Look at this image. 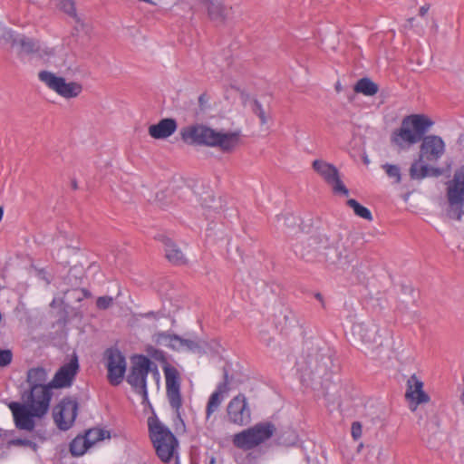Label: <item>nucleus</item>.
I'll return each mask as SVG.
<instances>
[{
    "instance_id": "nucleus-29",
    "label": "nucleus",
    "mask_w": 464,
    "mask_h": 464,
    "mask_svg": "<svg viewBox=\"0 0 464 464\" xmlns=\"http://www.w3.org/2000/svg\"><path fill=\"white\" fill-rule=\"evenodd\" d=\"M298 440L297 434L295 431L292 429H287L284 430L278 437H277V443L282 446L289 447L296 444Z\"/></svg>"
},
{
    "instance_id": "nucleus-39",
    "label": "nucleus",
    "mask_w": 464,
    "mask_h": 464,
    "mask_svg": "<svg viewBox=\"0 0 464 464\" xmlns=\"http://www.w3.org/2000/svg\"><path fill=\"white\" fill-rule=\"evenodd\" d=\"M283 219L285 225L287 227H294L295 225H298L297 221L299 220V218L292 214L283 216Z\"/></svg>"
},
{
    "instance_id": "nucleus-26",
    "label": "nucleus",
    "mask_w": 464,
    "mask_h": 464,
    "mask_svg": "<svg viewBox=\"0 0 464 464\" xmlns=\"http://www.w3.org/2000/svg\"><path fill=\"white\" fill-rule=\"evenodd\" d=\"M347 205L353 208L354 214L365 220L372 221V215L370 209L361 205L357 200L350 198L347 200Z\"/></svg>"
},
{
    "instance_id": "nucleus-34",
    "label": "nucleus",
    "mask_w": 464,
    "mask_h": 464,
    "mask_svg": "<svg viewBox=\"0 0 464 464\" xmlns=\"http://www.w3.org/2000/svg\"><path fill=\"white\" fill-rule=\"evenodd\" d=\"M13 353L9 349H0V367H5L12 362Z\"/></svg>"
},
{
    "instance_id": "nucleus-16",
    "label": "nucleus",
    "mask_w": 464,
    "mask_h": 464,
    "mask_svg": "<svg viewBox=\"0 0 464 464\" xmlns=\"http://www.w3.org/2000/svg\"><path fill=\"white\" fill-rule=\"evenodd\" d=\"M79 371L78 357L76 354L70 359V361L64 363L55 372L52 385L53 388H64L72 385L75 376Z\"/></svg>"
},
{
    "instance_id": "nucleus-42",
    "label": "nucleus",
    "mask_w": 464,
    "mask_h": 464,
    "mask_svg": "<svg viewBox=\"0 0 464 464\" xmlns=\"http://www.w3.org/2000/svg\"><path fill=\"white\" fill-rule=\"evenodd\" d=\"M144 317L146 318H158V313H155L153 311L148 312L144 314Z\"/></svg>"
},
{
    "instance_id": "nucleus-10",
    "label": "nucleus",
    "mask_w": 464,
    "mask_h": 464,
    "mask_svg": "<svg viewBox=\"0 0 464 464\" xmlns=\"http://www.w3.org/2000/svg\"><path fill=\"white\" fill-rule=\"evenodd\" d=\"M38 79L50 90L65 99L76 98L82 92V85L76 82H66L65 79L49 71H41Z\"/></svg>"
},
{
    "instance_id": "nucleus-13",
    "label": "nucleus",
    "mask_w": 464,
    "mask_h": 464,
    "mask_svg": "<svg viewBox=\"0 0 464 464\" xmlns=\"http://www.w3.org/2000/svg\"><path fill=\"white\" fill-rule=\"evenodd\" d=\"M107 359L108 380L113 386L121 384L126 372V359L117 348H108L105 351Z\"/></svg>"
},
{
    "instance_id": "nucleus-8",
    "label": "nucleus",
    "mask_w": 464,
    "mask_h": 464,
    "mask_svg": "<svg viewBox=\"0 0 464 464\" xmlns=\"http://www.w3.org/2000/svg\"><path fill=\"white\" fill-rule=\"evenodd\" d=\"M276 432L273 423L260 422L254 427L245 430L234 435L233 443L242 450H251L259 444L266 441Z\"/></svg>"
},
{
    "instance_id": "nucleus-23",
    "label": "nucleus",
    "mask_w": 464,
    "mask_h": 464,
    "mask_svg": "<svg viewBox=\"0 0 464 464\" xmlns=\"http://www.w3.org/2000/svg\"><path fill=\"white\" fill-rule=\"evenodd\" d=\"M89 449V440L82 433L78 434L69 444V452L72 457L83 456Z\"/></svg>"
},
{
    "instance_id": "nucleus-6",
    "label": "nucleus",
    "mask_w": 464,
    "mask_h": 464,
    "mask_svg": "<svg viewBox=\"0 0 464 464\" xmlns=\"http://www.w3.org/2000/svg\"><path fill=\"white\" fill-rule=\"evenodd\" d=\"M48 373L45 368L36 366L30 368L26 372L25 382L28 388L24 390L21 398L36 400L50 404L53 389L52 381L47 382Z\"/></svg>"
},
{
    "instance_id": "nucleus-14",
    "label": "nucleus",
    "mask_w": 464,
    "mask_h": 464,
    "mask_svg": "<svg viewBox=\"0 0 464 464\" xmlns=\"http://www.w3.org/2000/svg\"><path fill=\"white\" fill-rule=\"evenodd\" d=\"M77 412V401L72 398H63L53 409V419L57 427L62 430H68L74 423Z\"/></svg>"
},
{
    "instance_id": "nucleus-44",
    "label": "nucleus",
    "mask_w": 464,
    "mask_h": 464,
    "mask_svg": "<svg viewBox=\"0 0 464 464\" xmlns=\"http://www.w3.org/2000/svg\"><path fill=\"white\" fill-rule=\"evenodd\" d=\"M72 189L76 190L78 188V184L76 180H72Z\"/></svg>"
},
{
    "instance_id": "nucleus-3",
    "label": "nucleus",
    "mask_w": 464,
    "mask_h": 464,
    "mask_svg": "<svg viewBox=\"0 0 464 464\" xmlns=\"http://www.w3.org/2000/svg\"><path fill=\"white\" fill-rule=\"evenodd\" d=\"M433 125V121L423 114H411L402 119L401 127L392 131L391 141L401 149L420 141Z\"/></svg>"
},
{
    "instance_id": "nucleus-25",
    "label": "nucleus",
    "mask_w": 464,
    "mask_h": 464,
    "mask_svg": "<svg viewBox=\"0 0 464 464\" xmlns=\"http://www.w3.org/2000/svg\"><path fill=\"white\" fill-rule=\"evenodd\" d=\"M82 434L85 436V439L89 440L90 448H92L97 442L111 438L110 431L101 428L88 429Z\"/></svg>"
},
{
    "instance_id": "nucleus-19",
    "label": "nucleus",
    "mask_w": 464,
    "mask_h": 464,
    "mask_svg": "<svg viewBox=\"0 0 464 464\" xmlns=\"http://www.w3.org/2000/svg\"><path fill=\"white\" fill-rule=\"evenodd\" d=\"M178 124L172 118L160 120L157 124L149 127V134L157 140L166 139L171 136L177 130Z\"/></svg>"
},
{
    "instance_id": "nucleus-2",
    "label": "nucleus",
    "mask_w": 464,
    "mask_h": 464,
    "mask_svg": "<svg viewBox=\"0 0 464 464\" xmlns=\"http://www.w3.org/2000/svg\"><path fill=\"white\" fill-rule=\"evenodd\" d=\"M419 159L410 168L411 179L420 180L428 177H440L443 170L440 168L430 167L427 163H436L444 155L446 145L441 137L424 135L420 140Z\"/></svg>"
},
{
    "instance_id": "nucleus-32",
    "label": "nucleus",
    "mask_w": 464,
    "mask_h": 464,
    "mask_svg": "<svg viewBox=\"0 0 464 464\" xmlns=\"http://www.w3.org/2000/svg\"><path fill=\"white\" fill-rule=\"evenodd\" d=\"M444 435L439 430L433 431L426 440L428 446L432 450H438L442 444Z\"/></svg>"
},
{
    "instance_id": "nucleus-36",
    "label": "nucleus",
    "mask_w": 464,
    "mask_h": 464,
    "mask_svg": "<svg viewBox=\"0 0 464 464\" xmlns=\"http://www.w3.org/2000/svg\"><path fill=\"white\" fill-rule=\"evenodd\" d=\"M172 338L176 342H179V343L181 345V348L182 347H187L188 349H189L191 351H194L197 348H198V344L196 342L192 341V340L184 339V338H182L180 336H174Z\"/></svg>"
},
{
    "instance_id": "nucleus-22",
    "label": "nucleus",
    "mask_w": 464,
    "mask_h": 464,
    "mask_svg": "<svg viewBox=\"0 0 464 464\" xmlns=\"http://www.w3.org/2000/svg\"><path fill=\"white\" fill-rule=\"evenodd\" d=\"M164 250L167 259L175 265H183L186 258L182 251L169 238L164 240Z\"/></svg>"
},
{
    "instance_id": "nucleus-31",
    "label": "nucleus",
    "mask_w": 464,
    "mask_h": 464,
    "mask_svg": "<svg viewBox=\"0 0 464 464\" xmlns=\"http://www.w3.org/2000/svg\"><path fill=\"white\" fill-rule=\"evenodd\" d=\"M57 6L68 15L76 18V9L72 0H53Z\"/></svg>"
},
{
    "instance_id": "nucleus-5",
    "label": "nucleus",
    "mask_w": 464,
    "mask_h": 464,
    "mask_svg": "<svg viewBox=\"0 0 464 464\" xmlns=\"http://www.w3.org/2000/svg\"><path fill=\"white\" fill-rule=\"evenodd\" d=\"M21 399L24 401L23 404L15 401L11 402L9 409L12 411L16 428L32 431L34 428V417L44 416L47 412L50 404L36 400Z\"/></svg>"
},
{
    "instance_id": "nucleus-30",
    "label": "nucleus",
    "mask_w": 464,
    "mask_h": 464,
    "mask_svg": "<svg viewBox=\"0 0 464 464\" xmlns=\"http://www.w3.org/2000/svg\"><path fill=\"white\" fill-rule=\"evenodd\" d=\"M390 179H393L394 182L399 184L401 182V168L398 165L385 163L382 166Z\"/></svg>"
},
{
    "instance_id": "nucleus-38",
    "label": "nucleus",
    "mask_w": 464,
    "mask_h": 464,
    "mask_svg": "<svg viewBox=\"0 0 464 464\" xmlns=\"http://www.w3.org/2000/svg\"><path fill=\"white\" fill-rule=\"evenodd\" d=\"M362 426L359 421H354L352 424L351 434L354 440H359L362 437Z\"/></svg>"
},
{
    "instance_id": "nucleus-24",
    "label": "nucleus",
    "mask_w": 464,
    "mask_h": 464,
    "mask_svg": "<svg viewBox=\"0 0 464 464\" xmlns=\"http://www.w3.org/2000/svg\"><path fill=\"white\" fill-rule=\"evenodd\" d=\"M353 90L357 93H362L365 96H373L379 92V86L370 78L363 77L357 81Z\"/></svg>"
},
{
    "instance_id": "nucleus-9",
    "label": "nucleus",
    "mask_w": 464,
    "mask_h": 464,
    "mask_svg": "<svg viewBox=\"0 0 464 464\" xmlns=\"http://www.w3.org/2000/svg\"><path fill=\"white\" fill-rule=\"evenodd\" d=\"M151 361L145 355H139L132 363L127 376L128 383L135 392L142 397L143 402L148 401L147 376L151 371Z\"/></svg>"
},
{
    "instance_id": "nucleus-37",
    "label": "nucleus",
    "mask_w": 464,
    "mask_h": 464,
    "mask_svg": "<svg viewBox=\"0 0 464 464\" xmlns=\"http://www.w3.org/2000/svg\"><path fill=\"white\" fill-rule=\"evenodd\" d=\"M10 443L13 444V445H15V446L28 447V448H31L34 451H36L37 449H38V446H37V444L34 441H32L30 440H26V439L13 440H11Z\"/></svg>"
},
{
    "instance_id": "nucleus-17",
    "label": "nucleus",
    "mask_w": 464,
    "mask_h": 464,
    "mask_svg": "<svg viewBox=\"0 0 464 464\" xmlns=\"http://www.w3.org/2000/svg\"><path fill=\"white\" fill-rule=\"evenodd\" d=\"M229 379L228 372L226 368L223 370V381L217 386L216 391L209 396L206 407V418L208 420L210 416L217 411L222 401H224V394L229 391Z\"/></svg>"
},
{
    "instance_id": "nucleus-41",
    "label": "nucleus",
    "mask_w": 464,
    "mask_h": 464,
    "mask_svg": "<svg viewBox=\"0 0 464 464\" xmlns=\"http://www.w3.org/2000/svg\"><path fill=\"white\" fill-rule=\"evenodd\" d=\"M207 102H208V99H207V96H206V94H205V93H203V94L199 95V97H198V103H199V106H200L201 108H203V107L205 106V104L207 103Z\"/></svg>"
},
{
    "instance_id": "nucleus-18",
    "label": "nucleus",
    "mask_w": 464,
    "mask_h": 464,
    "mask_svg": "<svg viewBox=\"0 0 464 464\" xmlns=\"http://www.w3.org/2000/svg\"><path fill=\"white\" fill-rule=\"evenodd\" d=\"M406 398L416 404L428 402L429 395L423 391V382L415 375L411 376L407 382Z\"/></svg>"
},
{
    "instance_id": "nucleus-1",
    "label": "nucleus",
    "mask_w": 464,
    "mask_h": 464,
    "mask_svg": "<svg viewBox=\"0 0 464 464\" xmlns=\"http://www.w3.org/2000/svg\"><path fill=\"white\" fill-rule=\"evenodd\" d=\"M180 137L185 143L219 148L224 153L232 152L240 141L239 131L225 132L200 123L182 128Z\"/></svg>"
},
{
    "instance_id": "nucleus-40",
    "label": "nucleus",
    "mask_w": 464,
    "mask_h": 464,
    "mask_svg": "<svg viewBox=\"0 0 464 464\" xmlns=\"http://www.w3.org/2000/svg\"><path fill=\"white\" fill-rule=\"evenodd\" d=\"M430 9V5H424L422 6H420V10H419V14L420 16L423 17L426 15V14L428 13Z\"/></svg>"
},
{
    "instance_id": "nucleus-15",
    "label": "nucleus",
    "mask_w": 464,
    "mask_h": 464,
    "mask_svg": "<svg viewBox=\"0 0 464 464\" xmlns=\"http://www.w3.org/2000/svg\"><path fill=\"white\" fill-rule=\"evenodd\" d=\"M227 416L237 425H246L251 420V411L243 393L235 396L227 404Z\"/></svg>"
},
{
    "instance_id": "nucleus-47",
    "label": "nucleus",
    "mask_w": 464,
    "mask_h": 464,
    "mask_svg": "<svg viewBox=\"0 0 464 464\" xmlns=\"http://www.w3.org/2000/svg\"><path fill=\"white\" fill-rule=\"evenodd\" d=\"M460 401L464 404V391L462 392V393L460 395Z\"/></svg>"
},
{
    "instance_id": "nucleus-21",
    "label": "nucleus",
    "mask_w": 464,
    "mask_h": 464,
    "mask_svg": "<svg viewBox=\"0 0 464 464\" xmlns=\"http://www.w3.org/2000/svg\"><path fill=\"white\" fill-rule=\"evenodd\" d=\"M12 44L18 47L19 55H43L40 43L32 38L21 36L14 39Z\"/></svg>"
},
{
    "instance_id": "nucleus-35",
    "label": "nucleus",
    "mask_w": 464,
    "mask_h": 464,
    "mask_svg": "<svg viewBox=\"0 0 464 464\" xmlns=\"http://www.w3.org/2000/svg\"><path fill=\"white\" fill-rule=\"evenodd\" d=\"M113 304V298L109 295L100 296L96 300V306L101 310L108 309Z\"/></svg>"
},
{
    "instance_id": "nucleus-12",
    "label": "nucleus",
    "mask_w": 464,
    "mask_h": 464,
    "mask_svg": "<svg viewBox=\"0 0 464 464\" xmlns=\"http://www.w3.org/2000/svg\"><path fill=\"white\" fill-rule=\"evenodd\" d=\"M313 169L332 187L334 194L349 195V190L340 179L338 169L323 160H314L312 163Z\"/></svg>"
},
{
    "instance_id": "nucleus-48",
    "label": "nucleus",
    "mask_w": 464,
    "mask_h": 464,
    "mask_svg": "<svg viewBox=\"0 0 464 464\" xmlns=\"http://www.w3.org/2000/svg\"><path fill=\"white\" fill-rule=\"evenodd\" d=\"M215 462H216L215 458H211V459H210V464H215Z\"/></svg>"
},
{
    "instance_id": "nucleus-43",
    "label": "nucleus",
    "mask_w": 464,
    "mask_h": 464,
    "mask_svg": "<svg viewBox=\"0 0 464 464\" xmlns=\"http://www.w3.org/2000/svg\"><path fill=\"white\" fill-rule=\"evenodd\" d=\"M415 18L414 17H411L407 20L408 24H409V27L410 28H412L413 27V22H414Z\"/></svg>"
},
{
    "instance_id": "nucleus-27",
    "label": "nucleus",
    "mask_w": 464,
    "mask_h": 464,
    "mask_svg": "<svg viewBox=\"0 0 464 464\" xmlns=\"http://www.w3.org/2000/svg\"><path fill=\"white\" fill-rule=\"evenodd\" d=\"M179 336L178 334H171L166 332H161L157 334V342L160 344H162L166 347H169L173 350H179L181 349V345L179 343V342H176L173 340L172 337Z\"/></svg>"
},
{
    "instance_id": "nucleus-46",
    "label": "nucleus",
    "mask_w": 464,
    "mask_h": 464,
    "mask_svg": "<svg viewBox=\"0 0 464 464\" xmlns=\"http://www.w3.org/2000/svg\"><path fill=\"white\" fill-rule=\"evenodd\" d=\"M315 297H316L318 300L323 301V296H322V295H321L320 293H317V294L315 295Z\"/></svg>"
},
{
    "instance_id": "nucleus-20",
    "label": "nucleus",
    "mask_w": 464,
    "mask_h": 464,
    "mask_svg": "<svg viewBox=\"0 0 464 464\" xmlns=\"http://www.w3.org/2000/svg\"><path fill=\"white\" fill-rule=\"evenodd\" d=\"M325 256L328 262L339 266H347L352 261V253L343 244L327 248Z\"/></svg>"
},
{
    "instance_id": "nucleus-28",
    "label": "nucleus",
    "mask_w": 464,
    "mask_h": 464,
    "mask_svg": "<svg viewBox=\"0 0 464 464\" xmlns=\"http://www.w3.org/2000/svg\"><path fill=\"white\" fill-rule=\"evenodd\" d=\"M353 333L358 334L363 343H372L374 340V332L371 331L363 323L356 324L353 327Z\"/></svg>"
},
{
    "instance_id": "nucleus-4",
    "label": "nucleus",
    "mask_w": 464,
    "mask_h": 464,
    "mask_svg": "<svg viewBox=\"0 0 464 464\" xmlns=\"http://www.w3.org/2000/svg\"><path fill=\"white\" fill-rule=\"evenodd\" d=\"M150 438L156 450L158 457L163 462H169L173 457L178 440L170 430L155 417L148 420Z\"/></svg>"
},
{
    "instance_id": "nucleus-7",
    "label": "nucleus",
    "mask_w": 464,
    "mask_h": 464,
    "mask_svg": "<svg viewBox=\"0 0 464 464\" xmlns=\"http://www.w3.org/2000/svg\"><path fill=\"white\" fill-rule=\"evenodd\" d=\"M447 216L460 220L464 215V166L459 168L447 187Z\"/></svg>"
},
{
    "instance_id": "nucleus-33",
    "label": "nucleus",
    "mask_w": 464,
    "mask_h": 464,
    "mask_svg": "<svg viewBox=\"0 0 464 464\" xmlns=\"http://www.w3.org/2000/svg\"><path fill=\"white\" fill-rule=\"evenodd\" d=\"M252 111L259 118L260 123L262 125H264L267 122V118H266V112L263 109V106L257 100H255L253 102Z\"/></svg>"
},
{
    "instance_id": "nucleus-11",
    "label": "nucleus",
    "mask_w": 464,
    "mask_h": 464,
    "mask_svg": "<svg viewBox=\"0 0 464 464\" xmlns=\"http://www.w3.org/2000/svg\"><path fill=\"white\" fill-rule=\"evenodd\" d=\"M166 380V394L171 409L175 411L177 419L182 421L180 410L182 408V396L180 392V377L179 371L168 363L163 366Z\"/></svg>"
},
{
    "instance_id": "nucleus-45",
    "label": "nucleus",
    "mask_w": 464,
    "mask_h": 464,
    "mask_svg": "<svg viewBox=\"0 0 464 464\" xmlns=\"http://www.w3.org/2000/svg\"><path fill=\"white\" fill-rule=\"evenodd\" d=\"M44 54H46V55H53V51L52 49L48 50V51H44Z\"/></svg>"
}]
</instances>
